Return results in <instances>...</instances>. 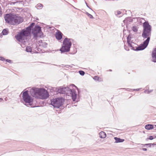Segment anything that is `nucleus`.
Here are the masks:
<instances>
[{
	"instance_id": "1",
	"label": "nucleus",
	"mask_w": 156,
	"mask_h": 156,
	"mask_svg": "<svg viewBox=\"0 0 156 156\" xmlns=\"http://www.w3.org/2000/svg\"><path fill=\"white\" fill-rule=\"evenodd\" d=\"M143 30L142 34V37L146 38V40L143 43L145 48H146L149 42L150 36H151V26L149 24L147 21L145 22L143 25Z\"/></svg>"
},
{
	"instance_id": "2",
	"label": "nucleus",
	"mask_w": 156,
	"mask_h": 156,
	"mask_svg": "<svg viewBox=\"0 0 156 156\" xmlns=\"http://www.w3.org/2000/svg\"><path fill=\"white\" fill-rule=\"evenodd\" d=\"M35 23H32L30 25L26 28V30L23 29L15 37L17 40L19 42H23L27 40V37L30 34L32 28L35 25Z\"/></svg>"
},
{
	"instance_id": "3",
	"label": "nucleus",
	"mask_w": 156,
	"mask_h": 156,
	"mask_svg": "<svg viewBox=\"0 0 156 156\" xmlns=\"http://www.w3.org/2000/svg\"><path fill=\"white\" fill-rule=\"evenodd\" d=\"M4 18L6 22L13 25L19 24L23 21V19L20 16L13 15L11 14H6Z\"/></svg>"
},
{
	"instance_id": "4",
	"label": "nucleus",
	"mask_w": 156,
	"mask_h": 156,
	"mask_svg": "<svg viewBox=\"0 0 156 156\" xmlns=\"http://www.w3.org/2000/svg\"><path fill=\"white\" fill-rule=\"evenodd\" d=\"M31 95L33 97L39 98L42 99L47 98L49 97L48 91L43 88H36L33 90Z\"/></svg>"
},
{
	"instance_id": "5",
	"label": "nucleus",
	"mask_w": 156,
	"mask_h": 156,
	"mask_svg": "<svg viewBox=\"0 0 156 156\" xmlns=\"http://www.w3.org/2000/svg\"><path fill=\"white\" fill-rule=\"evenodd\" d=\"M58 93L61 94H66L69 96L70 95L72 97L73 101H76L77 97V94L74 89H71L68 87H59L58 90Z\"/></svg>"
},
{
	"instance_id": "6",
	"label": "nucleus",
	"mask_w": 156,
	"mask_h": 156,
	"mask_svg": "<svg viewBox=\"0 0 156 156\" xmlns=\"http://www.w3.org/2000/svg\"><path fill=\"white\" fill-rule=\"evenodd\" d=\"M131 38L130 35H129L127 39L128 46L131 48V49L134 51H140L143 50L146 48L143 43L140 44L139 46H138L136 44L133 42L132 41H131Z\"/></svg>"
},
{
	"instance_id": "7",
	"label": "nucleus",
	"mask_w": 156,
	"mask_h": 156,
	"mask_svg": "<svg viewBox=\"0 0 156 156\" xmlns=\"http://www.w3.org/2000/svg\"><path fill=\"white\" fill-rule=\"evenodd\" d=\"M72 39L66 38L63 41V45L60 48V50L61 53L68 52L70 50L71 46L72 45V43L71 40Z\"/></svg>"
},
{
	"instance_id": "8",
	"label": "nucleus",
	"mask_w": 156,
	"mask_h": 156,
	"mask_svg": "<svg viewBox=\"0 0 156 156\" xmlns=\"http://www.w3.org/2000/svg\"><path fill=\"white\" fill-rule=\"evenodd\" d=\"M32 34L33 35V37L35 39H37L38 37H41L43 36V33L41 31V27L36 25L33 28L32 31Z\"/></svg>"
},
{
	"instance_id": "9",
	"label": "nucleus",
	"mask_w": 156,
	"mask_h": 156,
	"mask_svg": "<svg viewBox=\"0 0 156 156\" xmlns=\"http://www.w3.org/2000/svg\"><path fill=\"white\" fill-rule=\"evenodd\" d=\"M64 100L62 98H57L51 100V105L54 108H59L63 104Z\"/></svg>"
},
{
	"instance_id": "10",
	"label": "nucleus",
	"mask_w": 156,
	"mask_h": 156,
	"mask_svg": "<svg viewBox=\"0 0 156 156\" xmlns=\"http://www.w3.org/2000/svg\"><path fill=\"white\" fill-rule=\"evenodd\" d=\"M22 98L26 103H28L29 105H31L30 103L33 101V99L29 95L28 91L26 90L23 93Z\"/></svg>"
},
{
	"instance_id": "11",
	"label": "nucleus",
	"mask_w": 156,
	"mask_h": 156,
	"mask_svg": "<svg viewBox=\"0 0 156 156\" xmlns=\"http://www.w3.org/2000/svg\"><path fill=\"white\" fill-rule=\"evenodd\" d=\"M62 34L60 31H58L56 33L55 37L58 40H61L62 38Z\"/></svg>"
},
{
	"instance_id": "12",
	"label": "nucleus",
	"mask_w": 156,
	"mask_h": 156,
	"mask_svg": "<svg viewBox=\"0 0 156 156\" xmlns=\"http://www.w3.org/2000/svg\"><path fill=\"white\" fill-rule=\"evenodd\" d=\"M152 57L153 59V61L156 62V48L154 49L152 53Z\"/></svg>"
},
{
	"instance_id": "13",
	"label": "nucleus",
	"mask_w": 156,
	"mask_h": 156,
	"mask_svg": "<svg viewBox=\"0 0 156 156\" xmlns=\"http://www.w3.org/2000/svg\"><path fill=\"white\" fill-rule=\"evenodd\" d=\"M39 43H40L39 44V46L43 48H46L48 45V44L44 41H41V42L39 41Z\"/></svg>"
},
{
	"instance_id": "14",
	"label": "nucleus",
	"mask_w": 156,
	"mask_h": 156,
	"mask_svg": "<svg viewBox=\"0 0 156 156\" xmlns=\"http://www.w3.org/2000/svg\"><path fill=\"white\" fill-rule=\"evenodd\" d=\"M114 139L115 140V143H116L122 142L124 141V139H121L117 137H115Z\"/></svg>"
},
{
	"instance_id": "15",
	"label": "nucleus",
	"mask_w": 156,
	"mask_h": 156,
	"mask_svg": "<svg viewBox=\"0 0 156 156\" xmlns=\"http://www.w3.org/2000/svg\"><path fill=\"white\" fill-rule=\"evenodd\" d=\"M99 136L101 138H104L106 136L105 133L103 131L99 133Z\"/></svg>"
},
{
	"instance_id": "16",
	"label": "nucleus",
	"mask_w": 156,
	"mask_h": 156,
	"mask_svg": "<svg viewBox=\"0 0 156 156\" xmlns=\"http://www.w3.org/2000/svg\"><path fill=\"white\" fill-rule=\"evenodd\" d=\"M154 128V126L151 124H147L145 126V128L147 130L152 129Z\"/></svg>"
},
{
	"instance_id": "17",
	"label": "nucleus",
	"mask_w": 156,
	"mask_h": 156,
	"mask_svg": "<svg viewBox=\"0 0 156 156\" xmlns=\"http://www.w3.org/2000/svg\"><path fill=\"white\" fill-rule=\"evenodd\" d=\"M43 7V5L41 3H38V4L35 7L38 9H41Z\"/></svg>"
},
{
	"instance_id": "18",
	"label": "nucleus",
	"mask_w": 156,
	"mask_h": 156,
	"mask_svg": "<svg viewBox=\"0 0 156 156\" xmlns=\"http://www.w3.org/2000/svg\"><path fill=\"white\" fill-rule=\"evenodd\" d=\"M8 33V31L7 29H5L3 30L2 32V34L3 35H5L7 34Z\"/></svg>"
},
{
	"instance_id": "19",
	"label": "nucleus",
	"mask_w": 156,
	"mask_h": 156,
	"mask_svg": "<svg viewBox=\"0 0 156 156\" xmlns=\"http://www.w3.org/2000/svg\"><path fill=\"white\" fill-rule=\"evenodd\" d=\"M130 20L129 18H126L124 20L123 22L125 24H127L130 21Z\"/></svg>"
},
{
	"instance_id": "20",
	"label": "nucleus",
	"mask_w": 156,
	"mask_h": 156,
	"mask_svg": "<svg viewBox=\"0 0 156 156\" xmlns=\"http://www.w3.org/2000/svg\"><path fill=\"white\" fill-rule=\"evenodd\" d=\"M26 50L27 52H31L32 51V49L30 46H27L26 48Z\"/></svg>"
},
{
	"instance_id": "21",
	"label": "nucleus",
	"mask_w": 156,
	"mask_h": 156,
	"mask_svg": "<svg viewBox=\"0 0 156 156\" xmlns=\"http://www.w3.org/2000/svg\"><path fill=\"white\" fill-rule=\"evenodd\" d=\"M132 29L135 32H137L138 30L137 27L136 26H133L132 27Z\"/></svg>"
},
{
	"instance_id": "22",
	"label": "nucleus",
	"mask_w": 156,
	"mask_h": 156,
	"mask_svg": "<svg viewBox=\"0 0 156 156\" xmlns=\"http://www.w3.org/2000/svg\"><path fill=\"white\" fill-rule=\"evenodd\" d=\"M154 144H142V145H143L144 146H147L149 147H151V145H154Z\"/></svg>"
},
{
	"instance_id": "23",
	"label": "nucleus",
	"mask_w": 156,
	"mask_h": 156,
	"mask_svg": "<svg viewBox=\"0 0 156 156\" xmlns=\"http://www.w3.org/2000/svg\"><path fill=\"white\" fill-rule=\"evenodd\" d=\"M79 74L81 76H83L85 74V72L82 70H80L79 71Z\"/></svg>"
},
{
	"instance_id": "24",
	"label": "nucleus",
	"mask_w": 156,
	"mask_h": 156,
	"mask_svg": "<svg viewBox=\"0 0 156 156\" xmlns=\"http://www.w3.org/2000/svg\"><path fill=\"white\" fill-rule=\"evenodd\" d=\"M86 14L87 15V16L90 18L93 19V17L91 14H89L87 12H86Z\"/></svg>"
},
{
	"instance_id": "25",
	"label": "nucleus",
	"mask_w": 156,
	"mask_h": 156,
	"mask_svg": "<svg viewBox=\"0 0 156 156\" xmlns=\"http://www.w3.org/2000/svg\"><path fill=\"white\" fill-rule=\"evenodd\" d=\"M154 137L153 136H150L149 137V138H148L147 139H149L150 140H152L154 139Z\"/></svg>"
},
{
	"instance_id": "26",
	"label": "nucleus",
	"mask_w": 156,
	"mask_h": 156,
	"mask_svg": "<svg viewBox=\"0 0 156 156\" xmlns=\"http://www.w3.org/2000/svg\"><path fill=\"white\" fill-rule=\"evenodd\" d=\"M5 59L2 57H0V60L2 61H5Z\"/></svg>"
},
{
	"instance_id": "27",
	"label": "nucleus",
	"mask_w": 156,
	"mask_h": 156,
	"mask_svg": "<svg viewBox=\"0 0 156 156\" xmlns=\"http://www.w3.org/2000/svg\"><path fill=\"white\" fill-rule=\"evenodd\" d=\"M124 48L127 51H129V48L126 46L125 45H124Z\"/></svg>"
},
{
	"instance_id": "28",
	"label": "nucleus",
	"mask_w": 156,
	"mask_h": 156,
	"mask_svg": "<svg viewBox=\"0 0 156 156\" xmlns=\"http://www.w3.org/2000/svg\"><path fill=\"white\" fill-rule=\"evenodd\" d=\"M98 79H99V77L98 76H94V79L95 80H98Z\"/></svg>"
},
{
	"instance_id": "29",
	"label": "nucleus",
	"mask_w": 156,
	"mask_h": 156,
	"mask_svg": "<svg viewBox=\"0 0 156 156\" xmlns=\"http://www.w3.org/2000/svg\"><path fill=\"white\" fill-rule=\"evenodd\" d=\"M5 61L9 63H12V61L11 60L8 59H5Z\"/></svg>"
},
{
	"instance_id": "30",
	"label": "nucleus",
	"mask_w": 156,
	"mask_h": 156,
	"mask_svg": "<svg viewBox=\"0 0 156 156\" xmlns=\"http://www.w3.org/2000/svg\"><path fill=\"white\" fill-rule=\"evenodd\" d=\"M2 14V9L0 6V16H1Z\"/></svg>"
},
{
	"instance_id": "31",
	"label": "nucleus",
	"mask_w": 156,
	"mask_h": 156,
	"mask_svg": "<svg viewBox=\"0 0 156 156\" xmlns=\"http://www.w3.org/2000/svg\"><path fill=\"white\" fill-rule=\"evenodd\" d=\"M117 14H116V15H119L121 14V12L120 11H117Z\"/></svg>"
},
{
	"instance_id": "32",
	"label": "nucleus",
	"mask_w": 156,
	"mask_h": 156,
	"mask_svg": "<svg viewBox=\"0 0 156 156\" xmlns=\"http://www.w3.org/2000/svg\"><path fill=\"white\" fill-rule=\"evenodd\" d=\"M152 91H153L152 90H148L147 91V93L149 94L151 92H152Z\"/></svg>"
},
{
	"instance_id": "33",
	"label": "nucleus",
	"mask_w": 156,
	"mask_h": 156,
	"mask_svg": "<svg viewBox=\"0 0 156 156\" xmlns=\"http://www.w3.org/2000/svg\"><path fill=\"white\" fill-rule=\"evenodd\" d=\"M140 89H134L133 90H134L136 91H138Z\"/></svg>"
},
{
	"instance_id": "34",
	"label": "nucleus",
	"mask_w": 156,
	"mask_h": 156,
	"mask_svg": "<svg viewBox=\"0 0 156 156\" xmlns=\"http://www.w3.org/2000/svg\"><path fill=\"white\" fill-rule=\"evenodd\" d=\"M142 150L144 151H147V149L146 148H143Z\"/></svg>"
},
{
	"instance_id": "35",
	"label": "nucleus",
	"mask_w": 156,
	"mask_h": 156,
	"mask_svg": "<svg viewBox=\"0 0 156 156\" xmlns=\"http://www.w3.org/2000/svg\"><path fill=\"white\" fill-rule=\"evenodd\" d=\"M65 67H66V68H68L69 67V66L68 65H65Z\"/></svg>"
},
{
	"instance_id": "36",
	"label": "nucleus",
	"mask_w": 156,
	"mask_h": 156,
	"mask_svg": "<svg viewBox=\"0 0 156 156\" xmlns=\"http://www.w3.org/2000/svg\"><path fill=\"white\" fill-rule=\"evenodd\" d=\"M5 101H7V98H5Z\"/></svg>"
},
{
	"instance_id": "37",
	"label": "nucleus",
	"mask_w": 156,
	"mask_h": 156,
	"mask_svg": "<svg viewBox=\"0 0 156 156\" xmlns=\"http://www.w3.org/2000/svg\"><path fill=\"white\" fill-rule=\"evenodd\" d=\"M147 90H145L144 91V92L145 93H147Z\"/></svg>"
},
{
	"instance_id": "38",
	"label": "nucleus",
	"mask_w": 156,
	"mask_h": 156,
	"mask_svg": "<svg viewBox=\"0 0 156 156\" xmlns=\"http://www.w3.org/2000/svg\"><path fill=\"white\" fill-rule=\"evenodd\" d=\"M3 100V99L2 98H0V100Z\"/></svg>"
},
{
	"instance_id": "39",
	"label": "nucleus",
	"mask_w": 156,
	"mask_h": 156,
	"mask_svg": "<svg viewBox=\"0 0 156 156\" xmlns=\"http://www.w3.org/2000/svg\"><path fill=\"white\" fill-rule=\"evenodd\" d=\"M87 6L88 8H90V7L88 6V5H87Z\"/></svg>"
},
{
	"instance_id": "40",
	"label": "nucleus",
	"mask_w": 156,
	"mask_h": 156,
	"mask_svg": "<svg viewBox=\"0 0 156 156\" xmlns=\"http://www.w3.org/2000/svg\"><path fill=\"white\" fill-rule=\"evenodd\" d=\"M154 127H156V125H154Z\"/></svg>"
},
{
	"instance_id": "41",
	"label": "nucleus",
	"mask_w": 156,
	"mask_h": 156,
	"mask_svg": "<svg viewBox=\"0 0 156 156\" xmlns=\"http://www.w3.org/2000/svg\"><path fill=\"white\" fill-rule=\"evenodd\" d=\"M85 3H86V5H87V2H85Z\"/></svg>"
},
{
	"instance_id": "42",
	"label": "nucleus",
	"mask_w": 156,
	"mask_h": 156,
	"mask_svg": "<svg viewBox=\"0 0 156 156\" xmlns=\"http://www.w3.org/2000/svg\"><path fill=\"white\" fill-rule=\"evenodd\" d=\"M73 85L75 86V87H76V86H75V85Z\"/></svg>"
},
{
	"instance_id": "43",
	"label": "nucleus",
	"mask_w": 156,
	"mask_h": 156,
	"mask_svg": "<svg viewBox=\"0 0 156 156\" xmlns=\"http://www.w3.org/2000/svg\"><path fill=\"white\" fill-rule=\"evenodd\" d=\"M27 105H28L27 104H25V105H27Z\"/></svg>"
},
{
	"instance_id": "44",
	"label": "nucleus",
	"mask_w": 156,
	"mask_h": 156,
	"mask_svg": "<svg viewBox=\"0 0 156 156\" xmlns=\"http://www.w3.org/2000/svg\"><path fill=\"white\" fill-rule=\"evenodd\" d=\"M90 9H91V10H92V9H91V8H90Z\"/></svg>"
},
{
	"instance_id": "45",
	"label": "nucleus",
	"mask_w": 156,
	"mask_h": 156,
	"mask_svg": "<svg viewBox=\"0 0 156 156\" xmlns=\"http://www.w3.org/2000/svg\"><path fill=\"white\" fill-rule=\"evenodd\" d=\"M90 9H91V10H92V9H91V8H90Z\"/></svg>"
},
{
	"instance_id": "46",
	"label": "nucleus",
	"mask_w": 156,
	"mask_h": 156,
	"mask_svg": "<svg viewBox=\"0 0 156 156\" xmlns=\"http://www.w3.org/2000/svg\"><path fill=\"white\" fill-rule=\"evenodd\" d=\"M110 71H112V70H110Z\"/></svg>"
}]
</instances>
